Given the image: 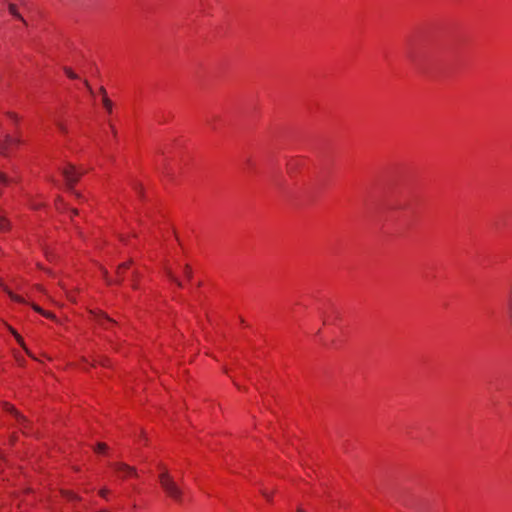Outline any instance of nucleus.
<instances>
[{"instance_id": "f257e3e1", "label": "nucleus", "mask_w": 512, "mask_h": 512, "mask_svg": "<svg viewBox=\"0 0 512 512\" xmlns=\"http://www.w3.org/2000/svg\"><path fill=\"white\" fill-rule=\"evenodd\" d=\"M159 467L161 469V473L159 474L158 479L163 491L168 497L178 503H181L184 495L183 489L176 483L174 478L163 465H159Z\"/></svg>"}, {"instance_id": "f03ea898", "label": "nucleus", "mask_w": 512, "mask_h": 512, "mask_svg": "<svg viewBox=\"0 0 512 512\" xmlns=\"http://www.w3.org/2000/svg\"><path fill=\"white\" fill-rule=\"evenodd\" d=\"M406 58L414 69L419 72H426L430 67L428 54L423 49L409 47L406 51Z\"/></svg>"}, {"instance_id": "7ed1b4c3", "label": "nucleus", "mask_w": 512, "mask_h": 512, "mask_svg": "<svg viewBox=\"0 0 512 512\" xmlns=\"http://www.w3.org/2000/svg\"><path fill=\"white\" fill-rule=\"evenodd\" d=\"M174 281L179 287H183L184 285H191L195 286L196 288H201L204 285L203 281L200 279L194 281L193 272L189 265L184 266L182 277L174 278Z\"/></svg>"}, {"instance_id": "20e7f679", "label": "nucleus", "mask_w": 512, "mask_h": 512, "mask_svg": "<svg viewBox=\"0 0 512 512\" xmlns=\"http://www.w3.org/2000/svg\"><path fill=\"white\" fill-rule=\"evenodd\" d=\"M61 173L64 177L66 185L69 189L72 190L84 172L79 171L75 166L69 164L61 170Z\"/></svg>"}, {"instance_id": "39448f33", "label": "nucleus", "mask_w": 512, "mask_h": 512, "mask_svg": "<svg viewBox=\"0 0 512 512\" xmlns=\"http://www.w3.org/2000/svg\"><path fill=\"white\" fill-rule=\"evenodd\" d=\"M111 466L118 473V475L122 478H126L129 476L136 477L138 475L137 471L134 467L129 466L125 463L118 462V463L112 464Z\"/></svg>"}, {"instance_id": "423d86ee", "label": "nucleus", "mask_w": 512, "mask_h": 512, "mask_svg": "<svg viewBox=\"0 0 512 512\" xmlns=\"http://www.w3.org/2000/svg\"><path fill=\"white\" fill-rule=\"evenodd\" d=\"M21 143L20 138L18 137H12L9 134L5 135L4 141L0 143V153L6 154L10 147L14 145H19Z\"/></svg>"}, {"instance_id": "0eeeda50", "label": "nucleus", "mask_w": 512, "mask_h": 512, "mask_svg": "<svg viewBox=\"0 0 512 512\" xmlns=\"http://www.w3.org/2000/svg\"><path fill=\"white\" fill-rule=\"evenodd\" d=\"M131 264L132 262L131 261H127V262H123L122 264H120L117 268V277H118V280L120 279H124L126 277V272L130 269L131 267Z\"/></svg>"}, {"instance_id": "6e6552de", "label": "nucleus", "mask_w": 512, "mask_h": 512, "mask_svg": "<svg viewBox=\"0 0 512 512\" xmlns=\"http://www.w3.org/2000/svg\"><path fill=\"white\" fill-rule=\"evenodd\" d=\"M4 409H5L7 412H10V413L14 414V415H15V417L17 418V420L19 421V423H20L21 425H22V424H24V423L26 422V419H25L23 416H21V415H20V414L15 410V408H14L12 405H10V404H8V403H4Z\"/></svg>"}, {"instance_id": "1a4fd4ad", "label": "nucleus", "mask_w": 512, "mask_h": 512, "mask_svg": "<svg viewBox=\"0 0 512 512\" xmlns=\"http://www.w3.org/2000/svg\"><path fill=\"white\" fill-rule=\"evenodd\" d=\"M303 163L302 159H291L287 163V171L289 174H292L301 164Z\"/></svg>"}, {"instance_id": "9d476101", "label": "nucleus", "mask_w": 512, "mask_h": 512, "mask_svg": "<svg viewBox=\"0 0 512 512\" xmlns=\"http://www.w3.org/2000/svg\"><path fill=\"white\" fill-rule=\"evenodd\" d=\"M9 12H10V14H11V15H13L15 18H17V19H19V20H21V21L25 22V21H24V19H23V17L19 14L18 9H17V6H16L15 4H10V5H9Z\"/></svg>"}, {"instance_id": "9b49d317", "label": "nucleus", "mask_w": 512, "mask_h": 512, "mask_svg": "<svg viewBox=\"0 0 512 512\" xmlns=\"http://www.w3.org/2000/svg\"><path fill=\"white\" fill-rule=\"evenodd\" d=\"M102 104L108 113H112L113 102L108 98V96L102 98Z\"/></svg>"}, {"instance_id": "f8f14e48", "label": "nucleus", "mask_w": 512, "mask_h": 512, "mask_svg": "<svg viewBox=\"0 0 512 512\" xmlns=\"http://www.w3.org/2000/svg\"><path fill=\"white\" fill-rule=\"evenodd\" d=\"M218 118L219 117L217 115H211L207 117L206 124L210 126L213 130H216L215 122L218 120Z\"/></svg>"}, {"instance_id": "ddd939ff", "label": "nucleus", "mask_w": 512, "mask_h": 512, "mask_svg": "<svg viewBox=\"0 0 512 512\" xmlns=\"http://www.w3.org/2000/svg\"><path fill=\"white\" fill-rule=\"evenodd\" d=\"M9 330L14 335L17 342L27 351V348L25 347L23 342V338L12 327H9Z\"/></svg>"}, {"instance_id": "4468645a", "label": "nucleus", "mask_w": 512, "mask_h": 512, "mask_svg": "<svg viewBox=\"0 0 512 512\" xmlns=\"http://www.w3.org/2000/svg\"><path fill=\"white\" fill-rule=\"evenodd\" d=\"M64 72L67 75V77L72 80H76L79 78V76L75 72H73V70L69 67H64Z\"/></svg>"}, {"instance_id": "2eb2a0df", "label": "nucleus", "mask_w": 512, "mask_h": 512, "mask_svg": "<svg viewBox=\"0 0 512 512\" xmlns=\"http://www.w3.org/2000/svg\"><path fill=\"white\" fill-rule=\"evenodd\" d=\"M98 322H99V324H100V325H102V326H104L105 328H107V327L105 326V323H112L113 321H112L108 316H106V315H104V314H101V315H99V317H98Z\"/></svg>"}, {"instance_id": "dca6fc26", "label": "nucleus", "mask_w": 512, "mask_h": 512, "mask_svg": "<svg viewBox=\"0 0 512 512\" xmlns=\"http://www.w3.org/2000/svg\"><path fill=\"white\" fill-rule=\"evenodd\" d=\"M63 494L68 500H79L80 499V497L78 495H76L70 491H65V492H63Z\"/></svg>"}, {"instance_id": "f3484780", "label": "nucleus", "mask_w": 512, "mask_h": 512, "mask_svg": "<svg viewBox=\"0 0 512 512\" xmlns=\"http://www.w3.org/2000/svg\"><path fill=\"white\" fill-rule=\"evenodd\" d=\"M10 182L9 178L0 171V183L3 185H8Z\"/></svg>"}, {"instance_id": "a211bd4d", "label": "nucleus", "mask_w": 512, "mask_h": 512, "mask_svg": "<svg viewBox=\"0 0 512 512\" xmlns=\"http://www.w3.org/2000/svg\"><path fill=\"white\" fill-rule=\"evenodd\" d=\"M56 125L61 133H63V134L67 133V128L63 123L57 122Z\"/></svg>"}, {"instance_id": "6ab92c4d", "label": "nucleus", "mask_w": 512, "mask_h": 512, "mask_svg": "<svg viewBox=\"0 0 512 512\" xmlns=\"http://www.w3.org/2000/svg\"><path fill=\"white\" fill-rule=\"evenodd\" d=\"M106 448H107L106 444L98 443L97 447L95 448V451L96 452H103L104 450H106Z\"/></svg>"}, {"instance_id": "aec40b11", "label": "nucleus", "mask_w": 512, "mask_h": 512, "mask_svg": "<svg viewBox=\"0 0 512 512\" xmlns=\"http://www.w3.org/2000/svg\"><path fill=\"white\" fill-rule=\"evenodd\" d=\"M109 493V490L107 488H102L100 491H99V495L103 498H107V495Z\"/></svg>"}, {"instance_id": "412c9836", "label": "nucleus", "mask_w": 512, "mask_h": 512, "mask_svg": "<svg viewBox=\"0 0 512 512\" xmlns=\"http://www.w3.org/2000/svg\"><path fill=\"white\" fill-rule=\"evenodd\" d=\"M99 93L102 95V98L107 96L106 89L103 86L99 88Z\"/></svg>"}, {"instance_id": "4be33fe9", "label": "nucleus", "mask_w": 512, "mask_h": 512, "mask_svg": "<svg viewBox=\"0 0 512 512\" xmlns=\"http://www.w3.org/2000/svg\"><path fill=\"white\" fill-rule=\"evenodd\" d=\"M262 495L267 498L268 500H270L271 498V493L268 492L267 490H262Z\"/></svg>"}, {"instance_id": "5701e85b", "label": "nucleus", "mask_w": 512, "mask_h": 512, "mask_svg": "<svg viewBox=\"0 0 512 512\" xmlns=\"http://www.w3.org/2000/svg\"><path fill=\"white\" fill-rule=\"evenodd\" d=\"M8 116H9L12 120H14V121H17V120H18V117H17V115H16L15 113L9 112V113H8Z\"/></svg>"}, {"instance_id": "b1692460", "label": "nucleus", "mask_w": 512, "mask_h": 512, "mask_svg": "<svg viewBox=\"0 0 512 512\" xmlns=\"http://www.w3.org/2000/svg\"><path fill=\"white\" fill-rule=\"evenodd\" d=\"M135 190L137 191V193H138L139 195H141V193H142V187H141V185H140V184H136V185H135Z\"/></svg>"}, {"instance_id": "393cba45", "label": "nucleus", "mask_w": 512, "mask_h": 512, "mask_svg": "<svg viewBox=\"0 0 512 512\" xmlns=\"http://www.w3.org/2000/svg\"><path fill=\"white\" fill-rule=\"evenodd\" d=\"M84 84H85V86L87 87V89L89 90V92H90L91 94H93L92 88H91V86L89 85V83H88V81H87V80H85V81H84Z\"/></svg>"}, {"instance_id": "a878e982", "label": "nucleus", "mask_w": 512, "mask_h": 512, "mask_svg": "<svg viewBox=\"0 0 512 512\" xmlns=\"http://www.w3.org/2000/svg\"><path fill=\"white\" fill-rule=\"evenodd\" d=\"M10 297L13 299V300H16V301H20V298L16 295H14L12 292H10Z\"/></svg>"}, {"instance_id": "bb28decb", "label": "nucleus", "mask_w": 512, "mask_h": 512, "mask_svg": "<svg viewBox=\"0 0 512 512\" xmlns=\"http://www.w3.org/2000/svg\"><path fill=\"white\" fill-rule=\"evenodd\" d=\"M247 164H248L249 168H251V169L253 168L254 164H253V162L250 159L247 160Z\"/></svg>"}, {"instance_id": "cd10ccee", "label": "nucleus", "mask_w": 512, "mask_h": 512, "mask_svg": "<svg viewBox=\"0 0 512 512\" xmlns=\"http://www.w3.org/2000/svg\"><path fill=\"white\" fill-rule=\"evenodd\" d=\"M509 323H510V326L512 327V311H510V313H509Z\"/></svg>"}, {"instance_id": "c85d7f7f", "label": "nucleus", "mask_w": 512, "mask_h": 512, "mask_svg": "<svg viewBox=\"0 0 512 512\" xmlns=\"http://www.w3.org/2000/svg\"><path fill=\"white\" fill-rule=\"evenodd\" d=\"M71 212H72L73 215H77L78 214V210L77 209H72Z\"/></svg>"}, {"instance_id": "c756f323", "label": "nucleus", "mask_w": 512, "mask_h": 512, "mask_svg": "<svg viewBox=\"0 0 512 512\" xmlns=\"http://www.w3.org/2000/svg\"><path fill=\"white\" fill-rule=\"evenodd\" d=\"M0 225L1 227H4V220L0 217Z\"/></svg>"}, {"instance_id": "7c9ffc66", "label": "nucleus", "mask_w": 512, "mask_h": 512, "mask_svg": "<svg viewBox=\"0 0 512 512\" xmlns=\"http://www.w3.org/2000/svg\"><path fill=\"white\" fill-rule=\"evenodd\" d=\"M395 208H396V209H404L405 207H404V206H402V205H397Z\"/></svg>"}, {"instance_id": "2f4dec72", "label": "nucleus", "mask_w": 512, "mask_h": 512, "mask_svg": "<svg viewBox=\"0 0 512 512\" xmlns=\"http://www.w3.org/2000/svg\"><path fill=\"white\" fill-rule=\"evenodd\" d=\"M297 512H305V511H304V509H302L301 507H299V508L297 509Z\"/></svg>"}]
</instances>
